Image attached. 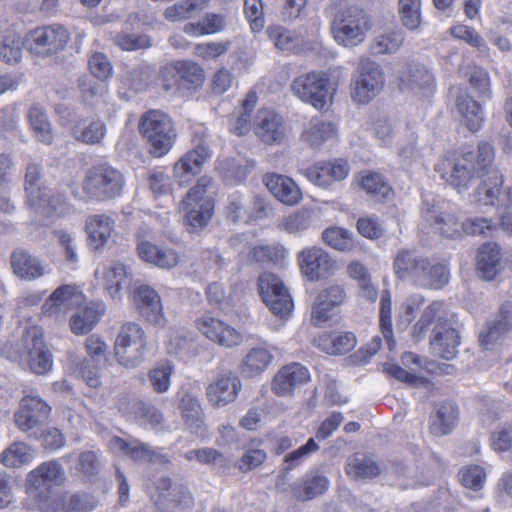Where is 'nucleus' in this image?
Returning a JSON list of instances; mask_svg holds the SVG:
<instances>
[{"label":"nucleus","instance_id":"63","mask_svg":"<svg viewBox=\"0 0 512 512\" xmlns=\"http://www.w3.org/2000/svg\"><path fill=\"white\" fill-rule=\"evenodd\" d=\"M244 13L253 32H260L265 26L262 0H244Z\"/></svg>","mask_w":512,"mask_h":512},{"label":"nucleus","instance_id":"49","mask_svg":"<svg viewBox=\"0 0 512 512\" xmlns=\"http://www.w3.org/2000/svg\"><path fill=\"white\" fill-rule=\"evenodd\" d=\"M345 470L346 473L355 480L371 479L378 476L381 472L378 464L374 460L358 456H353L347 460Z\"/></svg>","mask_w":512,"mask_h":512},{"label":"nucleus","instance_id":"24","mask_svg":"<svg viewBox=\"0 0 512 512\" xmlns=\"http://www.w3.org/2000/svg\"><path fill=\"white\" fill-rule=\"evenodd\" d=\"M198 329L211 341L232 348L242 342V336L234 328L219 319L204 316L198 321Z\"/></svg>","mask_w":512,"mask_h":512},{"label":"nucleus","instance_id":"48","mask_svg":"<svg viewBox=\"0 0 512 512\" xmlns=\"http://www.w3.org/2000/svg\"><path fill=\"white\" fill-rule=\"evenodd\" d=\"M74 294L75 289L73 286L63 285L58 287L44 303V313L49 316L63 313L74 304Z\"/></svg>","mask_w":512,"mask_h":512},{"label":"nucleus","instance_id":"18","mask_svg":"<svg viewBox=\"0 0 512 512\" xmlns=\"http://www.w3.org/2000/svg\"><path fill=\"white\" fill-rule=\"evenodd\" d=\"M70 185L58 183L54 187H44L39 203L31 204L35 210H42L46 215L64 217L74 212V206L68 195Z\"/></svg>","mask_w":512,"mask_h":512},{"label":"nucleus","instance_id":"53","mask_svg":"<svg viewBox=\"0 0 512 512\" xmlns=\"http://www.w3.org/2000/svg\"><path fill=\"white\" fill-rule=\"evenodd\" d=\"M399 14L405 28L417 30L421 24V0H399Z\"/></svg>","mask_w":512,"mask_h":512},{"label":"nucleus","instance_id":"28","mask_svg":"<svg viewBox=\"0 0 512 512\" xmlns=\"http://www.w3.org/2000/svg\"><path fill=\"white\" fill-rule=\"evenodd\" d=\"M476 268L482 279H495L502 270L501 247L494 242L482 244L478 249Z\"/></svg>","mask_w":512,"mask_h":512},{"label":"nucleus","instance_id":"32","mask_svg":"<svg viewBox=\"0 0 512 512\" xmlns=\"http://www.w3.org/2000/svg\"><path fill=\"white\" fill-rule=\"evenodd\" d=\"M136 300L141 314L151 323L162 325L164 317L161 300L157 292L147 285H141L136 289Z\"/></svg>","mask_w":512,"mask_h":512},{"label":"nucleus","instance_id":"38","mask_svg":"<svg viewBox=\"0 0 512 512\" xmlns=\"http://www.w3.org/2000/svg\"><path fill=\"white\" fill-rule=\"evenodd\" d=\"M487 176L489 177L477 187L473 194L474 201L479 206H494L500 202L499 187L503 183L502 175L499 174L492 164Z\"/></svg>","mask_w":512,"mask_h":512},{"label":"nucleus","instance_id":"15","mask_svg":"<svg viewBox=\"0 0 512 512\" xmlns=\"http://www.w3.org/2000/svg\"><path fill=\"white\" fill-rule=\"evenodd\" d=\"M22 339L28 354L30 370L39 375L50 371L53 365V357L44 341L42 329L37 326L27 328Z\"/></svg>","mask_w":512,"mask_h":512},{"label":"nucleus","instance_id":"8","mask_svg":"<svg viewBox=\"0 0 512 512\" xmlns=\"http://www.w3.org/2000/svg\"><path fill=\"white\" fill-rule=\"evenodd\" d=\"M146 348L147 338L139 324L126 322L120 327L114 343V356L119 365L128 369L140 366Z\"/></svg>","mask_w":512,"mask_h":512},{"label":"nucleus","instance_id":"14","mask_svg":"<svg viewBox=\"0 0 512 512\" xmlns=\"http://www.w3.org/2000/svg\"><path fill=\"white\" fill-rule=\"evenodd\" d=\"M152 499L160 512H179L193 504L189 491L182 484L173 483L166 477L157 480Z\"/></svg>","mask_w":512,"mask_h":512},{"label":"nucleus","instance_id":"44","mask_svg":"<svg viewBox=\"0 0 512 512\" xmlns=\"http://www.w3.org/2000/svg\"><path fill=\"white\" fill-rule=\"evenodd\" d=\"M25 40L12 28H6L0 32V59L6 63H16L22 55Z\"/></svg>","mask_w":512,"mask_h":512},{"label":"nucleus","instance_id":"3","mask_svg":"<svg viewBox=\"0 0 512 512\" xmlns=\"http://www.w3.org/2000/svg\"><path fill=\"white\" fill-rule=\"evenodd\" d=\"M394 270L399 279L409 280L419 287L440 289L449 281V272L444 264L412 250L397 253Z\"/></svg>","mask_w":512,"mask_h":512},{"label":"nucleus","instance_id":"4","mask_svg":"<svg viewBox=\"0 0 512 512\" xmlns=\"http://www.w3.org/2000/svg\"><path fill=\"white\" fill-rule=\"evenodd\" d=\"M66 480L63 466L56 460L40 464L27 475V493L29 508L43 512L54 511L52 487Z\"/></svg>","mask_w":512,"mask_h":512},{"label":"nucleus","instance_id":"54","mask_svg":"<svg viewBox=\"0 0 512 512\" xmlns=\"http://www.w3.org/2000/svg\"><path fill=\"white\" fill-rule=\"evenodd\" d=\"M42 175V168L37 164H29L26 168L25 173V192L27 197V203L37 204L41 197V193L44 187H41L39 181Z\"/></svg>","mask_w":512,"mask_h":512},{"label":"nucleus","instance_id":"45","mask_svg":"<svg viewBox=\"0 0 512 512\" xmlns=\"http://www.w3.org/2000/svg\"><path fill=\"white\" fill-rule=\"evenodd\" d=\"M34 450L24 442L10 444L0 455L1 463L8 468H19L32 462Z\"/></svg>","mask_w":512,"mask_h":512},{"label":"nucleus","instance_id":"25","mask_svg":"<svg viewBox=\"0 0 512 512\" xmlns=\"http://www.w3.org/2000/svg\"><path fill=\"white\" fill-rule=\"evenodd\" d=\"M137 253L141 260L162 269H170L178 264L179 256L171 248L158 247L137 234Z\"/></svg>","mask_w":512,"mask_h":512},{"label":"nucleus","instance_id":"60","mask_svg":"<svg viewBox=\"0 0 512 512\" xmlns=\"http://www.w3.org/2000/svg\"><path fill=\"white\" fill-rule=\"evenodd\" d=\"M213 188V182L210 178L201 177L197 181V184L194 187H192L190 191L187 193L185 199L183 200V203L202 204L204 200H208L211 204H214Z\"/></svg>","mask_w":512,"mask_h":512},{"label":"nucleus","instance_id":"36","mask_svg":"<svg viewBox=\"0 0 512 512\" xmlns=\"http://www.w3.org/2000/svg\"><path fill=\"white\" fill-rule=\"evenodd\" d=\"M318 448L319 446L314 438H310L303 446L284 456L281 473L277 476L275 482V486L279 491H286L285 486L288 482L287 474L298 467L306 457L312 452L317 451Z\"/></svg>","mask_w":512,"mask_h":512},{"label":"nucleus","instance_id":"20","mask_svg":"<svg viewBox=\"0 0 512 512\" xmlns=\"http://www.w3.org/2000/svg\"><path fill=\"white\" fill-rule=\"evenodd\" d=\"M255 135L266 144H281L286 136V125L282 116L269 109L259 110L254 117Z\"/></svg>","mask_w":512,"mask_h":512},{"label":"nucleus","instance_id":"35","mask_svg":"<svg viewBox=\"0 0 512 512\" xmlns=\"http://www.w3.org/2000/svg\"><path fill=\"white\" fill-rule=\"evenodd\" d=\"M328 479L317 473L306 474L301 482L290 485L291 494L299 501H307L322 495L328 488Z\"/></svg>","mask_w":512,"mask_h":512},{"label":"nucleus","instance_id":"52","mask_svg":"<svg viewBox=\"0 0 512 512\" xmlns=\"http://www.w3.org/2000/svg\"><path fill=\"white\" fill-rule=\"evenodd\" d=\"M173 371L174 366L167 360L157 363L149 370L148 379L154 392L161 394L169 389Z\"/></svg>","mask_w":512,"mask_h":512},{"label":"nucleus","instance_id":"27","mask_svg":"<svg viewBox=\"0 0 512 512\" xmlns=\"http://www.w3.org/2000/svg\"><path fill=\"white\" fill-rule=\"evenodd\" d=\"M263 183L267 189L283 204L293 206L302 198V193L297 184L289 177L280 174H266Z\"/></svg>","mask_w":512,"mask_h":512},{"label":"nucleus","instance_id":"40","mask_svg":"<svg viewBox=\"0 0 512 512\" xmlns=\"http://www.w3.org/2000/svg\"><path fill=\"white\" fill-rule=\"evenodd\" d=\"M458 407L451 402H443L436 406L435 415L430 424V431L436 436L450 433L458 421Z\"/></svg>","mask_w":512,"mask_h":512},{"label":"nucleus","instance_id":"30","mask_svg":"<svg viewBox=\"0 0 512 512\" xmlns=\"http://www.w3.org/2000/svg\"><path fill=\"white\" fill-rule=\"evenodd\" d=\"M102 286L106 293L114 300H120L123 291L130 284V272L123 263H113L105 267L102 272Z\"/></svg>","mask_w":512,"mask_h":512},{"label":"nucleus","instance_id":"34","mask_svg":"<svg viewBox=\"0 0 512 512\" xmlns=\"http://www.w3.org/2000/svg\"><path fill=\"white\" fill-rule=\"evenodd\" d=\"M345 297V291L339 285H332L323 289L316 298V303L312 311V320L316 323L328 320L329 311L341 305Z\"/></svg>","mask_w":512,"mask_h":512},{"label":"nucleus","instance_id":"42","mask_svg":"<svg viewBox=\"0 0 512 512\" xmlns=\"http://www.w3.org/2000/svg\"><path fill=\"white\" fill-rule=\"evenodd\" d=\"M273 356L262 347L252 348L243 358L239 369L244 377L252 378L261 374L270 364Z\"/></svg>","mask_w":512,"mask_h":512},{"label":"nucleus","instance_id":"56","mask_svg":"<svg viewBox=\"0 0 512 512\" xmlns=\"http://www.w3.org/2000/svg\"><path fill=\"white\" fill-rule=\"evenodd\" d=\"M360 187L366 191L367 194L386 198L391 192V187L384 177L376 172H369L362 175L359 180Z\"/></svg>","mask_w":512,"mask_h":512},{"label":"nucleus","instance_id":"33","mask_svg":"<svg viewBox=\"0 0 512 512\" xmlns=\"http://www.w3.org/2000/svg\"><path fill=\"white\" fill-rule=\"evenodd\" d=\"M183 210L185 212L183 217V225L189 233H199L210 222L214 213V204L208 200H204L202 204L183 203Z\"/></svg>","mask_w":512,"mask_h":512},{"label":"nucleus","instance_id":"55","mask_svg":"<svg viewBox=\"0 0 512 512\" xmlns=\"http://www.w3.org/2000/svg\"><path fill=\"white\" fill-rule=\"evenodd\" d=\"M98 505V500L88 492H76L63 496V507L67 512H89Z\"/></svg>","mask_w":512,"mask_h":512},{"label":"nucleus","instance_id":"43","mask_svg":"<svg viewBox=\"0 0 512 512\" xmlns=\"http://www.w3.org/2000/svg\"><path fill=\"white\" fill-rule=\"evenodd\" d=\"M401 82L406 89L413 92L431 91L433 76L429 70L421 64H411L403 74Z\"/></svg>","mask_w":512,"mask_h":512},{"label":"nucleus","instance_id":"1","mask_svg":"<svg viewBox=\"0 0 512 512\" xmlns=\"http://www.w3.org/2000/svg\"><path fill=\"white\" fill-rule=\"evenodd\" d=\"M434 322L433 337L430 340L431 349L441 358L451 360L458 353L460 336L458 331L449 322L442 302L435 301L423 311L413 327L412 336L415 341L422 340L428 327Z\"/></svg>","mask_w":512,"mask_h":512},{"label":"nucleus","instance_id":"5","mask_svg":"<svg viewBox=\"0 0 512 512\" xmlns=\"http://www.w3.org/2000/svg\"><path fill=\"white\" fill-rule=\"evenodd\" d=\"M332 32L335 40L346 47L361 43L368 30L366 13L353 0H331Z\"/></svg>","mask_w":512,"mask_h":512},{"label":"nucleus","instance_id":"59","mask_svg":"<svg viewBox=\"0 0 512 512\" xmlns=\"http://www.w3.org/2000/svg\"><path fill=\"white\" fill-rule=\"evenodd\" d=\"M106 134V125L101 120H95L89 123L83 129L75 128L73 136L77 141L89 145L100 144Z\"/></svg>","mask_w":512,"mask_h":512},{"label":"nucleus","instance_id":"13","mask_svg":"<svg viewBox=\"0 0 512 512\" xmlns=\"http://www.w3.org/2000/svg\"><path fill=\"white\" fill-rule=\"evenodd\" d=\"M51 408L37 396H24L14 414L16 426L30 437H39V428L48 420Z\"/></svg>","mask_w":512,"mask_h":512},{"label":"nucleus","instance_id":"16","mask_svg":"<svg viewBox=\"0 0 512 512\" xmlns=\"http://www.w3.org/2000/svg\"><path fill=\"white\" fill-rule=\"evenodd\" d=\"M384 85V76L380 65L364 59L360 63L359 75L355 81L352 97L359 103H368L376 97Z\"/></svg>","mask_w":512,"mask_h":512},{"label":"nucleus","instance_id":"10","mask_svg":"<svg viewBox=\"0 0 512 512\" xmlns=\"http://www.w3.org/2000/svg\"><path fill=\"white\" fill-rule=\"evenodd\" d=\"M70 39L67 29L61 25L35 28L25 37V47L33 54L51 56L63 50Z\"/></svg>","mask_w":512,"mask_h":512},{"label":"nucleus","instance_id":"58","mask_svg":"<svg viewBox=\"0 0 512 512\" xmlns=\"http://www.w3.org/2000/svg\"><path fill=\"white\" fill-rule=\"evenodd\" d=\"M379 322H380L381 332L383 334V337L386 340L388 349L393 350L396 342L392 336L391 299H390V295L387 291H384V293L381 295Z\"/></svg>","mask_w":512,"mask_h":512},{"label":"nucleus","instance_id":"19","mask_svg":"<svg viewBox=\"0 0 512 512\" xmlns=\"http://www.w3.org/2000/svg\"><path fill=\"white\" fill-rule=\"evenodd\" d=\"M512 337V301L503 302L493 319L487 321L479 334L481 346H488Z\"/></svg>","mask_w":512,"mask_h":512},{"label":"nucleus","instance_id":"47","mask_svg":"<svg viewBox=\"0 0 512 512\" xmlns=\"http://www.w3.org/2000/svg\"><path fill=\"white\" fill-rule=\"evenodd\" d=\"M456 107L462 115L467 128L475 132L480 129L483 114L480 105L469 95H460L456 98Z\"/></svg>","mask_w":512,"mask_h":512},{"label":"nucleus","instance_id":"21","mask_svg":"<svg viewBox=\"0 0 512 512\" xmlns=\"http://www.w3.org/2000/svg\"><path fill=\"white\" fill-rule=\"evenodd\" d=\"M299 265L303 275L310 281L326 278L335 266L329 254L319 247L306 248L299 254Z\"/></svg>","mask_w":512,"mask_h":512},{"label":"nucleus","instance_id":"9","mask_svg":"<svg viewBox=\"0 0 512 512\" xmlns=\"http://www.w3.org/2000/svg\"><path fill=\"white\" fill-rule=\"evenodd\" d=\"M258 291L274 315L284 318L292 312V297L277 275L270 272L262 273L258 278Z\"/></svg>","mask_w":512,"mask_h":512},{"label":"nucleus","instance_id":"2","mask_svg":"<svg viewBox=\"0 0 512 512\" xmlns=\"http://www.w3.org/2000/svg\"><path fill=\"white\" fill-rule=\"evenodd\" d=\"M494 156V148L489 143L482 142L475 152L462 154L453 160H441L436 165V171L451 186L457 189L464 188L475 176L482 177L489 174Z\"/></svg>","mask_w":512,"mask_h":512},{"label":"nucleus","instance_id":"61","mask_svg":"<svg viewBox=\"0 0 512 512\" xmlns=\"http://www.w3.org/2000/svg\"><path fill=\"white\" fill-rule=\"evenodd\" d=\"M322 238L327 245L336 250L349 251L353 247L351 234L339 227L326 229L322 234Z\"/></svg>","mask_w":512,"mask_h":512},{"label":"nucleus","instance_id":"64","mask_svg":"<svg viewBox=\"0 0 512 512\" xmlns=\"http://www.w3.org/2000/svg\"><path fill=\"white\" fill-rule=\"evenodd\" d=\"M469 83L472 88L477 92L478 97H490V77L488 72L479 66H473L467 73Z\"/></svg>","mask_w":512,"mask_h":512},{"label":"nucleus","instance_id":"37","mask_svg":"<svg viewBox=\"0 0 512 512\" xmlns=\"http://www.w3.org/2000/svg\"><path fill=\"white\" fill-rule=\"evenodd\" d=\"M266 33L274 47L279 51L297 53L302 50L303 37L294 30L281 25H272L267 28Z\"/></svg>","mask_w":512,"mask_h":512},{"label":"nucleus","instance_id":"11","mask_svg":"<svg viewBox=\"0 0 512 512\" xmlns=\"http://www.w3.org/2000/svg\"><path fill=\"white\" fill-rule=\"evenodd\" d=\"M421 213L423 221L434 233L446 238L461 235V223L447 210V204L444 201L425 198Z\"/></svg>","mask_w":512,"mask_h":512},{"label":"nucleus","instance_id":"26","mask_svg":"<svg viewBox=\"0 0 512 512\" xmlns=\"http://www.w3.org/2000/svg\"><path fill=\"white\" fill-rule=\"evenodd\" d=\"M10 261L13 273L22 280H35L45 273L43 262L27 249H15L11 254Z\"/></svg>","mask_w":512,"mask_h":512},{"label":"nucleus","instance_id":"23","mask_svg":"<svg viewBox=\"0 0 512 512\" xmlns=\"http://www.w3.org/2000/svg\"><path fill=\"white\" fill-rule=\"evenodd\" d=\"M349 166L345 160L320 162L303 170L305 177L313 184L328 187L334 181H341L348 175Z\"/></svg>","mask_w":512,"mask_h":512},{"label":"nucleus","instance_id":"12","mask_svg":"<svg viewBox=\"0 0 512 512\" xmlns=\"http://www.w3.org/2000/svg\"><path fill=\"white\" fill-rule=\"evenodd\" d=\"M292 92L302 101L317 109H324L329 100V79L322 73L299 75L291 83Z\"/></svg>","mask_w":512,"mask_h":512},{"label":"nucleus","instance_id":"7","mask_svg":"<svg viewBox=\"0 0 512 512\" xmlns=\"http://www.w3.org/2000/svg\"><path fill=\"white\" fill-rule=\"evenodd\" d=\"M139 132L149 145V152L155 157L167 154L176 138L171 119L159 110H150L141 116Z\"/></svg>","mask_w":512,"mask_h":512},{"label":"nucleus","instance_id":"22","mask_svg":"<svg viewBox=\"0 0 512 512\" xmlns=\"http://www.w3.org/2000/svg\"><path fill=\"white\" fill-rule=\"evenodd\" d=\"M310 379L308 370L299 363L282 367L274 376L272 391L281 397L290 396Z\"/></svg>","mask_w":512,"mask_h":512},{"label":"nucleus","instance_id":"51","mask_svg":"<svg viewBox=\"0 0 512 512\" xmlns=\"http://www.w3.org/2000/svg\"><path fill=\"white\" fill-rule=\"evenodd\" d=\"M100 317L101 314L96 308L85 307L71 317V330L78 335L87 334L95 327Z\"/></svg>","mask_w":512,"mask_h":512},{"label":"nucleus","instance_id":"31","mask_svg":"<svg viewBox=\"0 0 512 512\" xmlns=\"http://www.w3.org/2000/svg\"><path fill=\"white\" fill-rule=\"evenodd\" d=\"M209 150L204 146H197L187 152L174 166V175L180 184L188 182L191 177L200 172L202 164L209 158Z\"/></svg>","mask_w":512,"mask_h":512},{"label":"nucleus","instance_id":"62","mask_svg":"<svg viewBox=\"0 0 512 512\" xmlns=\"http://www.w3.org/2000/svg\"><path fill=\"white\" fill-rule=\"evenodd\" d=\"M403 41L404 37L401 32H390L377 37L371 49L375 54L394 53L399 49Z\"/></svg>","mask_w":512,"mask_h":512},{"label":"nucleus","instance_id":"6","mask_svg":"<svg viewBox=\"0 0 512 512\" xmlns=\"http://www.w3.org/2000/svg\"><path fill=\"white\" fill-rule=\"evenodd\" d=\"M124 184L121 171L108 164H99L85 172L81 189L87 200L104 202L121 196Z\"/></svg>","mask_w":512,"mask_h":512},{"label":"nucleus","instance_id":"17","mask_svg":"<svg viewBox=\"0 0 512 512\" xmlns=\"http://www.w3.org/2000/svg\"><path fill=\"white\" fill-rule=\"evenodd\" d=\"M241 387V380L235 372L223 370L206 388L208 402L216 408L225 407L235 401Z\"/></svg>","mask_w":512,"mask_h":512},{"label":"nucleus","instance_id":"46","mask_svg":"<svg viewBox=\"0 0 512 512\" xmlns=\"http://www.w3.org/2000/svg\"><path fill=\"white\" fill-rule=\"evenodd\" d=\"M179 409L182 419L191 431H199L202 426V408L199 400L189 392L181 396Z\"/></svg>","mask_w":512,"mask_h":512},{"label":"nucleus","instance_id":"41","mask_svg":"<svg viewBox=\"0 0 512 512\" xmlns=\"http://www.w3.org/2000/svg\"><path fill=\"white\" fill-rule=\"evenodd\" d=\"M109 445L113 451H120L137 462H150L154 455L153 449L137 439H122L115 436L111 438Z\"/></svg>","mask_w":512,"mask_h":512},{"label":"nucleus","instance_id":"57","mask_svg":"<svg viewBox=\"0 0 512 512\" xmlns=\"http://www.w3.org/2000/svg\"><path fill=\"white\" fill-rule=\"evenodd\" d=\"M176 69L183 86H198L203 82V69L196 63L188 60L176 61Z\"/></svg>","mask_w":512,"mask_h":512},{"label":"nucleus","instance_id":"50","mask_svg":"<svg viewBox=\"0 0 512 512\" xmlns=\"http://www.w3.org/2000/svg\"><path fill=\"white\" fill-rule=\"evenodd\" d=\"M209 0H180L166 8L164 15L171 21H178L192 17L206 8Z\"/></svg>","mask_w":512,"mask_h":512},{"label":"nucleus","instance_id":"29","mask_svg":"<svg viewBox=\"0 0 512 512\" xmlns=\"http://www.w3.org/2000/svg\"><path fill=\"white\" fill-rule=\"evenodd\" d=\"M114 220L106 214H94L87 217L85 230L88 245L93 250L104 247L114 229Z\"/></svg>","mask_w":512,"mask_h":512},{"label":"nucleus","instance_id":"39","mask_svg":"<svg viewBox=\"0 0 512 512\" xmlns=\"http://www.w3.org/2000/svg\"><path fill=\"white\" fill-rule=\"evenodd\" d=\"M336 134L337 128L334 123L320 118H312L303 130L301 138L310 147L319 148Z\"/></svg>","mask_w":512,"mask_h":512}]
</instances>
